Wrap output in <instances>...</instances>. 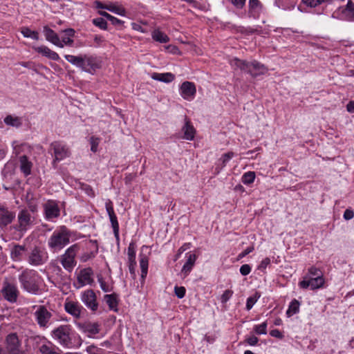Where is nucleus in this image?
<instances>
[{"label": "nucleus", "instance_id": "obj_1", "mask_svg": "<svg viewBox=\"0 0 354 354\" xmlns=\"http://www.w3.org/2000/svg\"><path fill=\"white\" fill-rule=\"evenodd\" d=\"M40 276L34 270L26 269L19 276L21 288L26 292L37 295L39 292Z\"/></svg>", "mask_w": 354, "mask_h": 354}, {"label": "nucleus", "instance_id": "obj_2", "mask_svg": "<svg viewBox=\"0 0 354 354\" xmlns=\"http://www.w3.org/2000/svg\"><path fill=\"white\" fill-rule=\"evenodd\" d=\"M71 232L64 225L55 230L48 241V245L54 252L61 250L70 242Z\"/></svg>", "mask_w": 354, "mask_h": 354}, {"label": "nucleus", "instance_id": "obj_3", "mask_svg": "<svg viewBox=\"0 0 354 354\" xmlns=\"http://www.w3.org/2000/svg\"><path fill=\"white\" fill-rule=\"evenodd\" d=\"M230 64L232 67L239 68L240 70L249 73L252 77H257L264 74L267 71L264 65L257 61L248 62L245 60L234 58L230 61Z\"/></svg>", "mask_w": 354, "mask_h": 354}, {"label": "nucleus", "instance_id": "obj_4", "mask_svg": "<svg viewBox=\"0 0 354 354\" xmlns=\"http://www.w3.org/2000/svg\"><path fill=\"white\" fill-rule=\"evenodd\" d=\"M6 348L0 346V354H27L21 348V343L17 333L8 335L5 340Z\"/></svg>", "mask_w": 354, "mask_h": 354}, {"label": "nucleus", "instance_id": "obj_5", "mask_svg": "<svg viewBox=\"0 0 354 354\" xmlns=\"http://www.w3.org/2000/svg\"><path fill=\"white\" fill-rule=\"evenodd\" d=\"M19 295L17 285L6 279L2 283V288L0 290V296L6 301L14 304L16 303Z\"/></svg>", "mask_w": 354, "mask_h": 354}, {"label": "nucleus", "instance_id": "obj_6", "mask_svg": "<svg viewBox=\"0 0 354 354\" xmlns=\"http://www.w3.org/2000/svg\"><path fill=\"white\" fill-rule=\"evenodd\" d=\"M50 150L53 151L54 159L52 164L55 168L57 162L71 156L69 147L60 141L53 142L50 145Z\"/></svg>", "mask_w": 354, "mask_h": 354}, {"label": "nucleus", "instance_id": "obj_7", "mask_svg": "<svg viewBox=\"0 0 354 354\" xmlns=\"http://www.w3.org/2000/svg\"><path fill=\"white\" fill-rule=\"evenodd\" d=\"M79 250V246L74 244L69 247L60 257V263L65 270L71 272L76 266L75 257Z\"/></svg>", "mask_w": 354, "mask_h": 354}, {"label": "nucleus", "instance_id": "obj_8", "mask_svg": "<svg viewBox=\"0 0 354 354\" xmlns=\"http://www.w3.org/2000/svg\"><path fill=\"white\" fill-rule=\"evenodd\" d=\"M18 225L16 230L21 233H25L32 225H35V218L28 209L21 210L17 216Z\"/></svg>", "mask_w": 354, "mask_h": 354}, {"label": "nucleus", "instance_id": "obj_9", "mask_svg": "<svg viewBox=\"0 0 354 354\" xmlns=\"http://www.w3.org/2000/svg\"><path fill=\"white\" fill-rule=\"evenodd\" d=\"M71 332L70 326L62 325L53 330V335L61 345L70 347L72 344Z\"/></svg>", "mask_w": 354, "mask_h": 354}, {"label": "nucleus", "instance_id": "obj_10", "mask_svg": "<svg viewBox=\"0 0 354 354\" xmlns=\"http://www.w3.org/2000/svg\"><path fill=\"white\" fill-rule=\"evenodd\" d=\"M36 308L34 313V317L37 324L41 328L48 327L50 320L53 316L52 313L45 306H34Z\"/></svg>", "mask_w": 354, "mask_h": 354}, {"label": "nucleus", "instance_id": "obj_11", "mask_svg": "<svg viewBox=\"0 0 354 354\" xmlns=\"http://www.w3.org/2000/svg\"><path fill=\"white\" fill-rule=\"evenodd\" d=\"M47 260V257L45 256L43 251L40 248L35 246L30 252L28 255V263L35 266L44 264Z\"/></svg>", "mask_w": 354, "mask_h": 354}, {"label": "nucleus", "instance_id": "obj_12", "mask_svg": "<svg viewBox=\"0 0 354 354\" xmlns=\"http://www.w3.org/2000/svg\"><path fill=\"white\" fill-rule=\"evenodd\" d=\"M78 288L91 285L93 282V271L91 268L82 269L77 276Z\"/></svg>", "mask_w": 354, "mask_h": 354}, {"label": "nucleus", "instance_id": "obj_13", "mask_svg": "<svg viewBox=\"0 0 354 354\" xmlns=\"http://www.w3.org/2000/svg\"><path fill=\"white\" fill-rule=\"evenodd\" d=\"M82 302L91 310L95 311L98 304L96 301V295L93 290H87L82 295Z\"/></svg>", "mask_w": 354, "mask_h": 354}, {"label": "nucleus", "instance_id": "obj_14", "mask_svg": "<svg viewBox=\"0 0 354 354\" xmlns=\"http://www.w3.org/2000/svg\"><path fill=\"white\" fill-rule=\"evenodd\" d=\"M100 67V63L95 57L87 55H83L81 67L83 71L91 73L93 71H95Z\"/></svg>", "mask_w": 354, "mask_h": 354}, {"label": "nucleus", "instance_id": "obj_15", "mask_svg": "<svg viewBox=\"0 0 354 354\" xmlns=\"http://www.w3.org/2000/svg\"><path fill=\"white\" fill-rule=\"evenodd\" d=\"M324 279L323 277H310L308 279H304L299 282L301 288L306 289L310 287L312 290L317 289L324 286Z\"/></svg>", "mask_w": 354, "mask_h": 354}, {"label": "nucleus", "instance_id": "obj_16", "mask_svg": "<svg viewBox=\"0 0 354 354\" xmlns=\"http://www.w3.org/2000/svg\"><path fill=\"white\" fill-rule=\"evenodd\" d=\"M15 218V214L0 204V227H4L11 223Z\"/></svg>", "mask_w": 354, "mask_h": 354}, {"label": "nucleus", "instance_id": "obj_17", "mask_svg": "<svg viewBox=\"0 0 354 354\" xmlns=\"http://www.w3.org/2000/svg\"><path fill=\"white\" fill-rule=\"evenodd\" d=\"M181 96L185 100H192L196 95V86L193 82H184L180 88Z\"/></svg>", "mask_w": 354, "mask_h": 354}, {"label": "nucleus", "instance_id": "obj_18", "mask_svg": "<svg viewBox=\"0 0 354 354\" xmlns=\"http://www.w3.org/2000/svg\"><path fill=\"white\" fill-rule=\"evenodd\" d=\"M64 309L75 319H79L81 317L82 306L78 302L67 300L64 304Z\"/></svg>", "mask_w": 354, "mask_h": 354}, {"label": "nucleus", "instance_id": "obj_19", "mask_svg": "<svg viewBox=\"0 0 354 354\" xmlns=\"http://www.w3.org/2000/svg\"><path fill=\"white\" fill-rule=\"evenodd\" d=\"M76 325L84 333H88L89 335H94L99 333L100 332V325L95 322H77Z\"/></svg>", "mask_w": 354, "mask_h": 354}, {"label": "nucleus", "instance_id": "obj_20", "mask_svg": "<svg viewBox=\"0 0 354 354\" xmlns=\"http://www.w3.org/2000/svg\"><path fill=\"white\" fill-rule=\"evenodd\" d=\"M46 218L48 220L57 218L59 216V208L57 203L48 201L44 205Z\"/></svg>", "mask_w": 354, "mask_h": 354}, {"label": "nucleus", "instance_id": "obj_21", "mask_svg": "<svg viewBox=\"0 0 354 354\" xmlns=\"http://www.w3.org/2000/svg\"><path fill=\"white\" fill-rule=\"evenodd\" d=\"M44 32L46 40L53 43L54 45L58 47H64V45L62 44V42L60 41L57 34L53 30L50 29L48 26H45L44 28Z\"/></svg>", "mask_w": 354, "mask_h": 354}, {"label": "nucleus", "instance_id": "obj_22", "mask_svg": "<svg viewBox=\"0 0 354 354\" xmlns=\"http://www.w3.org/2000/svg\"><path fill=\"white\" fill-rule=\"evenodd\" d=\"M33 49L36 52L41 54L42 55L45 56L52 60L57 61V60L59 59V55L56 52L53 51L48 47H47L46 46H34Z\"/></svg>", "mask_w": 354, "mask_h": 354}, {"label": "nucleus", "instance_id": "obj_23", "mask_svg": "<svg viewBox=\"0 0 354 354\" xmlns=\"http://www.w3.org/2000/svg\"><path fill=\"white\" fill-rule=\"evenodd\" d=\"M196 259L197 256L195 254H189L187 261L181 270V274L183 275V277L188 276L189 272L192 271L196 263Z\"/></svg>", "mask_w": 354, "mask_h": 354}, {"label": "nucleus", "instance_id": "obj_24", "mask_svg": "<svg viewBox=\"0 0 354 354\" xmlns=\"http://www.w3.org/2000/svg\"><path fill=\"white\" fill-rule=\"evenodd\" d=\"M20 163V170L25 176H28L31 174L32 163L30 162L26 155L21 156L19 158Z\"/></svg>", "mask_w": 354, "mask_h": 354}, {"label": "nucleus", "instance_id": "obj_25", "mask_svg": "<svg viewBox=\"0 0 354 354\" xmlns=\"http://www.w3.org/2000/svg\"><path fill=\"white\" fill-rule=\"evenodd\" d=\"M182 131L184 133L183 138L188 140H192L194 138L195 136V129L191 124V122L189 120L185 118V123L183 127L182 128Z\"/></svg>", "mask_w": 354, "mask_h": 354}, {"label": "nucleus", "instance_id": "obj_26", "mask_svg": "<svg viewBox=\"0 0 354 354\" xmlns=\"http://www.w3.org/2000/svg\"><path fill=\"white\" fill-rule=\"evenodd\" d=\"M152 79L160 82L169 83L175 79V75L171 73H153L151 75Z\"/></svg>", "mask_w": 354, "mask_h": 354}, {"label": "nucleus", "instance_id": "obj_27", "mask_svg": "<svg viewBox=\"0 0 354 354\" xmlns=\"http://www.w3.org/2000/svg\"><path fill=\"white\" fill-rule=\"evenodd\" d=\"M261 10V4L259 0L249 1V13L251 16L256 18L259 16Z\"/></svg>", "mask_w": 354, "mask_h": 354}, {"label": "nucleus", "instance_id": "obj_28", "mask_svg": "<svg viewBox=\"0 0 354 354\" xmlns=\"http://www.w3.org/2000/svg\"><path fill=\"white\" fill-rule=\"evenodd\" d=\"M26 252V247L24 245H15L11 250V258L14 261L21 260L24 253Z\"/></svg>", "mask_w": 354, "mask_h": 354}, {"label": "nucleus", "instance_id": "obj_29", "mask_svg": "<svg viewBox=\"0 0 354 354\" xmlns=\"http://www.w3.org/2000/svg\"><path fill=\"white\" fill-rule=\"evenodd\" d=\"M342 15L348 21H354V3L351 0L347 2L346 8L342 11Z\"/></svg>", "mask_w": 354, "mask_h": 354}, {"label": "nucleus", "instance_id": "obj_30", "mask_svg": "<svg viewBox=\"0 0 354 354\" xmlns=\"http://www.w3.org/2000/svg\"><path fill=\"white\" fill-rule=\"evenodd\" d=\"M153 40L160 43H167L169 41V37L159 29L154 30L151 33Z\"/></svg>", "mask_w": 354, "mask_h": 354}, {"label": "nucleus", "instance_id": "obj_31", "mask_svg": "<svg viewBox=\"0 0 354 354\" xmlns=\"http://www.w3.org/2000/svg\"><path fill=\"white\" fill-rule=\"evenodd\" d=\"M104 299L110 309L117 311L118 299L115 294L106 295Z\"/></svg>", "mask_w": 354, "mask_h": 354}, {"label": "nucleus", "instance_id": "obj_32", "mask_svg": "<svg viewBox=\"0 0 354 354\" xmlns=\"http://www.w3.org/2000/svg\"><path fill=\"white\" fill-rule=\"evenodd\" d=\"M65 36L62 37V44L66 46H72L73 44V40L71 38L74 36L75 30L72 28H68L65 30L64 31Z\"/></svg>", "mask_w": 354, "mask_h": 354}, {"label": "nucleus", "instance_id": "obj_33", "mask_svg": "<svg viewBox=\"0 0 354 354\" xmlns=\"http://www.w3.org/2000/svg\"><path fill=\"white\" fill-rule=\"evenodd\" d=\"M4 122L7 125L15 127H19L22 124L21 119L19 117H14L11 115H7L4 118Z\"/></svg>", "mask_w": 354, "mask_h": 354}, {"label": "nucleus", "instance_id": "obj_34", "mask_svg": "<svg viewBox=\"0 0 354 354\" xmlns=\"http://www.w3.org/2000/svg\"><path fill=\"white\" fill-rule=\"evenodd\" d=\"M300 303L297 299H293L289 306L288 309L286 311V315L288 317L292 316L293 315L299 313V311Z\"/></svg>", "mask_w": 354, "mask_h": 354}, {"label": "nucleus", "instance_id": "obj_35", "mask_svg": "<svg viewBox=\"0 0 354 354\" xmlns=\"http://www.w3.org/2000/svg\"><path fill=\"white\" fill-rule=\"evenodd\" d=\"M148 258L145 256H141L140 260V266L141 269V278L145 279L147 274L148 271Z\"/></svg>", "mask_w": 354, "mask_h": 354}, {"label": "nucleus", "instance_id": "obj_36", "mask_svg": "<svg viewBox=\"0 0 354 354\" xmlns=\"http://www.w3.org/2000/svg\"><path fill=\"white\" fill-rule=\"evenodd\" d=\"M82 57L83 55L80 56H74L71 55H66L64 56L65 59L72 64L81 68L82 67Z\"/></svg>", "mask_w": 354, "mask_h": 354}, {"label": "nucleus", "instance_id": "obj_37", "mask_svg": "<svg viewBox=\"0 0 354 354\" xmlns=\"http://www.w3.org/2000/svg\"><path fill=\"white\" fill-rule=\"evenodd\" d=\"M105 9L121 16H124L125 15V10L122 7L116 6L113 3L106 4Z\"/></svg>", "mask_w": 354, "mask_h": 354}, {"label": "nucleus", "instance_id": "obj_38", "mask_svg": "<svg viewBox=\"0 0 354 354\" xmlns=\"http://www.w3.org/2000/svg\"><path fill=\"white\" fill-rule=\"evenodd\" d=\"M128 261L129 263H136V243L131 242L128 247Z\"/></svg>", "mask_w": 354, "mask_h": 354}, {"label": "nucleus", "instance_id": "obj_39", "mask_svg": "<svg viewBox=\"0 0 354 354\" xmlns=\"http://www.w3.org/2000/svg\"><path fill=\"white\" fill-rule=\"evenodd\" d=\"M21 32L25 37H30L35 40L39 39V33L37 31L31 30L27 27L22 28Z\"/></svg>", "mask_w": 354, "mask_h": 354}, {"label": "nucleus", "instance_id": "obj_40", "mask_svg": "<svg viewBox=\"0 0 354 354\" xmlns=\"http://www.w3.org/2000/svg\"><path fill=\"white\" fill-rule=\"evenodd\" d=\"M53 346L43 344L40 346L39 351L42 354H60V353Z\"/></svg>", "mask_w": 354, "mask_h": 354}, {"label": "nucleus", "instance_id": "obj_41", "mask_svg": "<svg viewBox=\"0 0 354 354\" xmlns=\"http://www.w3.org/2000/svg\"><path fill=\"white\" fill-rule=\"evenodd\" d=\"M255 176L254 171H248L243 175L241 181L245 185H250L254 182Z\"/></svg>", "mask_w": 354, "mask_h": 354}, {"label": "nucleus", "instance_id": "obj_42", "mask_svg": "<svg viewBox=\"0 0 354 354\" xmlns=\"http://www.w3.org/2000/svg\"><path fill=\"white\" fill-rule=\"evenodd\" d=\"M109 216L110 221L111 223L112 227L113 229L114 234L116 237H118L119 233V224L118 222L117 216L115 214H111Z\"/></svg>", "mask_w": 354, "mask_h": 354}, {"label": "nucleus", "instance_id": "obj_43", "mask_svg": "<svg viewBox=\"0 0 354 354\" xmlns=\"http://www.w3.org/2000/svg\"><path fill=\"white\" fill-rule=\"evenodd\" d=\"M333 0H302L304 3L310 7H316L323 3H330Z\"/></svg>", "mask_w": 354, "mask_h": 354}, {"label": "nucleus", "instance_id": "obj_44", "mask_svg": "<svg viewBox=\"0 0 354 354\" xmlns=\"http://www.w3.org/2000/svg\"><path fill=\"white\" fill-rule=\"evenodd\" d=\"M254 330L257 335H266L267 333V322H265L254 327Z\"/></svg>", "mask_w": 354, "mask_h": 354}, {"label": "nucleus", "instance_id": "obj_45", "mask_svg": "<svg viewBox=\"0 0 354 354\" xmlns=\"http://www.w3.org/2000/svg\"><path fill=\"white\" fill-rule=\"evenodd\" d=\"M93 23L95 26L99 27L102 30H106L107 28V23L103 18L98 17L94 19L93 20Z\"/></svg>", "mask_w": 354, "mask_h": 354}, {"label": "nucleus", "instance_id": "obj_46", "mask_svg": "<svg viewBox=\"0 0 354 354\" xmlns=\"http://www.w3.org/2000/svg\"><path fill=\"white\" fill-rule=\"evenodd\" d=\"M100 143V138L92 136L90 138V144H91V150L93 152H96L97 151V147Z\"/></svg>", "mask_w": 354, "mask_h": 354}, {"label": "nucleus", "instance_id": "obj_47", "mask_svg": "<svg viewBox=\"0 0 354 354\" xmlns=\"http://www.w3.org/2000/svg\"><path fill=\"white\" fill-rule=\"evenodd\" d=\"M257 293L254 297H250L247 299L246 302V308L247 310H250L254 304L257 301L258 298L260 297V295L257 296Z\"/></svg>", "mask_w": 354, "mask_h": 354}, {"label": "nucleus", "instance_id": "obj_48", "mask_svg": "<svg viewBox=\"0 0 354 354\" xmlns=\"http://www.w3.org/2000/svg\"><path fill=\"white\" fill-rule=\"evenodd\" d=\"M233 295V291L231 290H226L221 297V301L223 304L227 303V301L231 298Z\"/></svg>", "mask_w": 354, "mask_h": 354}, {"label": "nucleus", "instance_id": "obj_49", "mask_svg": "<svg viewBox=\"0 0 354 354\" xmlns=\"http://www.w3.org/2000/svg\"><path fill=\"white\" fill-rule=\"evenodd\" d=\"M174 292L178 298L182 299L185 295L186 290L183 286H176Z\"/></svg>", "mask_w": 354, "mask_h": 354}, {"label": "nucleus", "instance_id": "obj_50", "mask_svg": "<svg viewBox=\"0 0 354 354\" xmlns=\"http://www.w3.org/2000/svg\"><path fill=\"white\" fill-rule=\"evenodd\" d=\"M308 274L312 277H322L321 270L315 267H311L310 268H309Z\"/></svg>", "mask_w": 354, "mask_h": 354}, {"label": "nucleus", "instance_id": "obj_51", "mask_svg": "<svg viewBox=\"0 0 354 354\" xmlns=\"http://www.w3.org/2000/svg\"><path fill=\"white\" fill-rule=\"evenodd\" d=\"M270 263V259L269 258H265L261 261L258 266V269L262 271L265 270L267 266Z\"/></svg>", "mask_w": 354, "mask_h": 354}, {"label": "nucleus", "instance_id": "obj_52", "mask_svg": "<svg viewBox=\"0 0 354 354\" xmlns=\"http://www.w3.org/2000/svg\"><path fill=\"white\" fill-rule=\"evenodd\" d=\"M250 271L251 267L248 264H244L240 268V272L243 276L249 274Z\"/></svg>", "mask_w": 354, "mask_h": 354}, {"label": "nucleus", "instance_id": "obj_53", "mask_svg": "<svg viewBox=\"0 0 354 354\" xmlns=\"http://www.w3.org/2000/svg\"><path fill=\"white\" fill-rule=\"evenodd\" d=\"M236 8H242L246 0H228Z\"/></svg>", "mask_w": 354, "mask_h": 354}, {"label": "nucleus", "instance_id": "obj_54", "mask_svg": "<svg viewBox=\"0 0 354 354\" xmlns=\"http://www.w3.org/2000/svg\"><path fill=\"white\" fill-rule=\"evenodd\" d=\"M234 153L233 152H227L224 153L222 156L223 166H225V164L232 158L234 157Z\"/></svg>", "mask_w": 354, "mask_h": 354}, {"label": "nucleus", "instance_id": "obj_55", "mask_svg": "<svg viewBox=\"0 0 354 354\" xmlns=\"http://www.w3.org/2000/svg\"><path fill=\"white\" fill-rule=\"evenodd\" d=\"M105 206H106V212H107V214L109 216L115 214L113 207V203L111 201H108L106 203Z\"/></svg>", "mask_w": 354, "mask_h": 354}, {"label": "nucleus", "instance_id": "obj_56", "mask_svg": "<svg viewBox=\"0 0 354 354\" xmlns=\"http://www.w3.org/2000/svg\"><path fill=\"white\" fill-rule=\"evenodd\" d=\"M343 216L345 220H350L354 217V212L350 209H347L345 210Z\"/></svg>", "mask_w": 354, "mask_h": 354}, {"label": "nucleus", "instance_id": "obj_57", "mask_svg": "<svg viewBox=\"0 0 354 354\" xmlns=\"http://www.w3.org/2000/svg\"><path fill=\"white\" fill-rule=\"evenodd\" d=\"M253 250H254V247L250 246V247L247 248L245 250H243L242 252H241L239 254L238 258L242 259L243 257H245L246 255H248V254L252 252Z\"/></svg>", "mask_w": 354, "mask_h": 354}, {"label": "nucleus", "instance_id": "obj_58", "mask_svg": "<svg viewBox=\"0 0 354 354\" xmlns=\"http://www.w3.org/2000/svg\"><path fill=\"white\" fill-rule=\"evenodd\" d=\"M258 338L256 336H251L246 339V342L248 344L251 346H254L258 342Z\"/></svg>", "mask_w": 354, "mask_h": 354}, {"label": "nucleus", "instance_id": "obj_59", "mask_svg": "<svg viewBox=\"0 0 354 354\" xmlns=\"http://www.w3.org/2000/svg\"><path fill=\"white\" fill-rule=\"evenodd\" d=\"M113 25L115 26H122L123 24V21L120 19H117L116 17L113 16H111V17L109 19Z\"/></svg>", "mask_w": 354, "mask_h": 354}, {"label": "nucleus", "instance_id": "obj_60", "mask_svg": "<svg viewBox=\"0 0 354 354\" xmlns=\"http://www.w3.org/2000/svg\"><path fill=\"white\" fill-rule=\"evenodd\" d=\"M136 263H129V272L131 273V274L132 275L133 278H135L136 277Z\"/></svg>", "mask_w": 354, "mask_h": 354}, {"label": "nucleus", "instance_id": "obj_61", "mask_svg": "<svg viewBox=\"0 0 354 354\" xmlns=\"http://www.w3.org/2000/svg\"><path fill=\"white\" fill-rule=\"evenodd\" d=\"M272 337H277L281 339L283 337V335L278 329L272 330L270 333Z\"/></svg>", "mask_w": 354, "mask_h": 354}, {"label": "nucleus", "instance_id": "obj_62", "mask_svg": "<svg viewBox=\"0 0 354 354\" xmlns=\"http://www.w3.org/2000/svg\"><path fill=\"white\" fill-rule=\"evenodd\" d=\"M99 282L100 284V287L104 292H107L110 291L109 286L102 279H99Z\"/></svg>", "mask_w": 354, "mask_h": 354}, {"label": "nucleus", "instance_id": "obj_63", "mask_svg": "<svg viewBox=\"0 0 354 354\" xmlns=\"http://www.w3.org/2000/svg\"><path fill=\"white\" fill-rule=\"evenodd\" d=\"M132 26H133V29L136 31H140L141 32H147V30L145 29H144L143 27L140 24L133 23L132 24Z\"/></svg>", "mask_w": 354, "mask_h": 354}, {"label": "nucleus", "instance_id": "obj_64", "mask_svg": "<svg viewBox=\"0 0 354 354\" xmlns=\"http://www.w3.org/2000/svg\"><path fill=\"white\" fill-rule=\"evenodd\" d=\"M346 109L350 113H354V101L350 102L346 105Z\"/></svg>", "mask_w": 354, "mask_h": 354}]
</instances>
